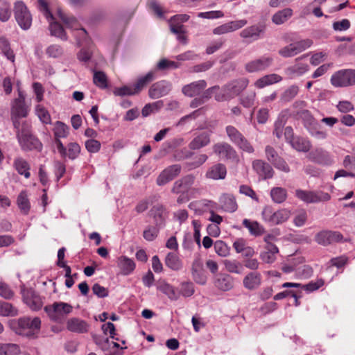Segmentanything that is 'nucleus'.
Masks as SVG:
<instances>
[{
  "mask_svg": "<svg viewBox=\"0 0 355 355\" xmlns=\"http://www.w3.org/2000/svg\"><path fill=\"white\" fill-rule=\"evenodd\" d=\"M252 168L263 180L270 179L274 175L275 172L270 164L261 159L253 161Z\"/></svg>",
  "mask_w": 355,
  "mask_h": 355,
  "instance_id": "21",
  "label": "nucleus"
},
{
  "mask_svg": "<svg viewBox=\"0 0 355 355\" xmlns=\"http://www.w3.org/2000/svg\"><path fill=\"white\" fill-rule=\"evenodd\" d=\"M194 180L195 177L191 174L182 177L174 182L171 192L175 194H184L187 193L193 184Z\"/></svg>",
  "mask_w": 355,
  "mask_h": 355,
  "instance_id": "19",
  "label": "nucleus"
},
{
  "mask_svg": "<svg viewBox=\"0 0 355 355\" xmlns=\"http://www.w3.org/2000/svg\"><path fill=\"white\" fill-rule=\"evenodd\" d=\"M115 96H132L137 94L133 85H125L121 87L115 88L113 92Z\"/></svg>",
  "mask_w": 355,
  "mask_h": 355,
  "instance_id": "61",
  "label": "nucleus"
},
{
  "mask_svg": "<svg viewBox=\"0 0 355 355\" xmlns=\"http://www.w3.org/2000/svg\"><path fill=\"white\" fill-rule=\"evenodd\" d=\"M241 150L248 154H252L254 148L251 143L243 137L236 145Z\"/></svg>",
  "mask_w": 355,
  "mask_h": 355,
  "instance_id": "64",
  "label": "nucleus"
},
{
  "mask_svg": "<svg viewBox=\"0 0 355 355\" xmlns=\"http://www.w3.org/2000/svg\"><path fill=\"white\" fill-rule=\"evenodd\" d=\"M243 283L248 290L257 289L261 284V275L258 272H251L243 278Z\"/></svg>",
  "mask_w": 355,
  "mask_h": 355,
  "instance_id": "29",
  "label": "nucleus"
},
{
  "mask_svg": "<svg viewBox=\"0 0 355 355\" xmlns=\"http://www.w3.org/2000/svg\"><path fill=\"white\" fill-rule=\"evenodd\" d=\"M243 225L248 229L252 235L259 236L263 232V228L257 221H251L249 219L245 218L243 220Z\"/></svg>",
  "mask_w": 355,
  "mask_h": 355,
  "instance_id": "42",
  "label": "nucleus"
},
{
  "mask_svg": "<svg viewBox=\"0 0 355 355\" xmlns=\"http://www.w3.org/2000/svg\"><path fill=\"white\" fill-rule=\"evenodd\" d=\"M224 265L226 270L232 273L241 274L243 271V266L236 260H225Z\"/></svg>",
  "mask_w": 355,
  "mask_h": 355,
  "instance_id": "52",
  "label": "nucleus"
},
{
  "mask_svg": "<svg viewBox=\"0 0 355 355\" xmlns=\"http://www.w3.org/2000/svg\"><path fill=\"white\" fill-rule=\"evenodd\" d=\"M11 17V8L8 2L4 1L0 5V21L6 22Z\"/></svg>",
  "mask_w": 355,
  "mask_h": 355,
  "instance_id": "59",
  "label": "nucleus"
},
{
  "mask_svg": "<svg viewBox=\"0 0 355 355\" xmlns=\"http://www.w3.org/2000/svg\"><path fill=\"white\" fill-rule=\"evenodd\" d=\"M225 130L230 140L235 146L244 137L243 134L233 125H227L225 128Z\"/></svg>",
  "mask_w": 355,
  "mask_h": 355,
  "instance_id": "48",
  "label": "nucleus"
},
{
  "mask_svg": "<svg viewBox=\"0 0 355 355\" xmlns=\"http://www.w3.org/2000/svg\"><path fill=\"white\" fill-rule=\"evenodd\" d=\"M290 144L293 148L300 152L306 153L311 148V144L309 140L302 137H296Z\"/></svg>",
  "mask_w": 355,
  "mask_h": 355,
  "instance_id": "38",
  "label": "nucleus"
},
{
  "mask_svg": "<svg viewBox=\"0 0 355 355\" xmlns=\"http://www.w3.org/2000/svg\"><path fill=\"white\" fill-rule=\"evenodd\" d=\"M265 27L262 25H253L242 30L240 36L244 39H249L250 42L259 40L264 33Z\"/></svg>",
  "mask_w": 355,
  "mask_h": 355,
  "instance_id": "25",
  "label": "nucleus"
},
{
  "mask_svg": "<svg viewBox=\"0 0 355 355\" xmlns=\"http://www.w3.org/2000/svg\"><path fill=\"white\" fill-rule=\"evenodd\" d=\"M160 229L162 228L155 225L154 226L148 225L143 232L144 239L148 241H154L157 237Z\"/></svg>",
  "mask_w": 355,
  "mask_h": 355,
  "instance_id": "49",
  "label": "nucleus"
},
{
  "mask_svg": "<svg viewBox=\"0 0 355 355\" xmlns=\"http://www.w3.org/2000/svg\"><path fill=\"white\" fill-rule=\"evenodd\" d=\"M165 264L170 269L178 271L182 268L183 263L180 257L174 252H168L165 258Z\"/></svg>",
  "mask_w": 355,
  "mask_h": 355,
  "instance_id": "37",
  "label": "nucleus"
},
{
  "mask_svg": "<svg viewBox=\"0 0 355 355\" xmlns=\"http://www.w3.org/2000/svg\"><path fill=\"white\" fill-rule=\"evenodd\" d=\"M331 84L334 87H347L355 85V69H340L331 77Z\"/></svg>",
  "mask_w": 355,
  "mask_h": 355,
  "instance_id": "4",
  "label": "nucleus"
},
{
  "mask_svg": "<svg viewBox=\"0 0 355 355\" xmlns=\"http://www.w3.org/2000/svg\"><path fill=\"white\" fill-rule=\"evenodd\" d=\"M212 131L211 130H205L198 131L193 133V137L189 143L190 150H200L207 146L211 142V136Z\"/></svg>",
  "mask_w": 355,
  "mask_h": 355,
  "instance_id": "11",
  "label": "nucleus"
},
{
  "mask_svg": "<svg viewBox=\"0 0 355 355\" xmlns=\"http://www.w3.org/2000/svg\"><path fill=\"white\" fill-rule=\"evenodd\" d=\"M0 50L1 53L6 57V58L14 62L15 61V53L10 48V44L9 40L5 36L0 37Z\"/></svg>",
  "mask_w": 355,
  "mask_h": 355,
  "instance_id": "40",
  "label": "nucleus"
},
{
  "mask_svg": "<svg viewBox=\"0 0 355 355\" xmlns=\"http://www.w3.org/2000/svg\"><path fill=\"white\" fill-rule=\"evenodd\" d=\"M263 219L272 225H280L288 220L291 212L287 209H281L272 212L270 207H266L262 211Z\"/></svg>",
  "mask_w": 355,
  "mask_h": 355,
  "instance_id": "8",
  "label": "nucleus"
},
{
  "mask_svg": "<svg viewBox=\"0 0 355 355\" xmlns=\"http://www.w3.org/2000/svg\"><path fill=\"white\" fill-rule=\"evenodd\" d=\"M44 309L51 320L58 322L70 313L72 311L73 307L68 303L59 302L47 305L44 306Z\"/></svg>",
  "mask_w": 355,
  "mask_h": 355,
  "instance_id": "7",
  "label": "nucleus"
},
{
  "mask_svg": "<svg viewBox=\"0 0 355 355\" xmlns=\"http://www.w3.org/2000/svg\"><path fill=\"white\" fill-rule=\"evenodd\" d=\"M67 326L69 331L79 334L87 332L88 327L85 321L77 318L69 320Z\"/></svg>",
  "mask_w": 355,
  "mask_h": 355,
  "instance_id": "34",
  "label": "nucleus"
},
{
  "mask_svg": "<svg viewBox=\"0 0 355 355\" xmlns=\"http://www.w3.org/2000/svg\"><path fill=\"white\" fill-rule=\"evenodd\" d=\"M35 114L43 123L50 124L51 123V118L49 111L42 105H36Z\"/></svg>",
  "mask_w": 355,
  "mask_h": 355,
  "instance_id": "54",
  "label": "nucleus"
},
{
  "mask_svg": "<svg viewBox=\"0 0 355 355\" xmlns=\"http://www.w3.org/2000/svg\"><path fill=\"white\" fill-rule=\"evenodd\" d=\"M309 65L306 63L297 62L285 69V73L290 78H293L295 76H300L309 71Z\"/></svg>",
  "mask_w": 355,
  "mask_h": 355,
  "instance_id": "35",
  "label": "nucleus"
},
{
  "mask_svg": "<svg viewBox=\"0 0 355 355\" xmlns=\"http://www.w3.org/2000/svg\"><path fill=\"white\" fill-rule=\"evenodd\" d=\"M219 203L221 209L226 212L233 213L238 209L236 198L231 193H223L219 198Z\"/></svg>",
  "mask_w": 355,
  "mask_h": 355,
  "instance_id": "27",
  "label": "nucleus"
},
{
  "mask_svg": "<svg viewBox=\"0 0 355 355\" xmlns=\"http://www.w3.org/2000/svg\"><path fill=\"white\" fill-rule=\"evenodd\" d=\"M182 167L180 164H173L164 168L158 175L156 183L159 186H164L172 181L179 175Z\"/></svg>",
  "mask_w": 355,
  "mask_h": 355,
  "instance_id": "13",
  "label": "nucleus"
},
{
  "mask_svg": "<svg viewBox=\"0 0 355 355\" xmlns=\"http://www.w3.org/2000/svg\"><path fill=\"white\" fill-rule=\"evenodd\" d=\"M249 80L246 78L234 79L220 87L215 94V100L218 102L229 101L239 96L248 87Z\"/></svg>",
  "mask_w": 355,
  "mask_h": 355,
  "instance_id": "1",
  "label": "nucleus"
},
{
  "mask_svg": "<svg viewBox=\"0 0 355 355\" xmlns=\"http://www.w3.org/2000/svg\"><path fill=\"white\" fill-rule=\"evenodd\" d=\"M150 214L154 220V224L163 228L165 226L167 212L162 205H154L150 210Z\"/></svg>",
  "mask_w": 355,
  "mask_h": 355,
  "instance_id": "24",
  "label": "nucleus"
},
{
  "mask_svg": "<svg viewBox=\"0 0 355 355\" xmlns=\"http://www.w3.org/2000/svg\"><path fill=\"white\" fill-rule=\"evenodd\" d=\"M313 268L308 265L299 266L295 270V275L297 278L300 279H309L313 275Z\"/></svg>",
  "mask_w": 355,
  "mask_h": 355,
  "instance_id": "56",
  "label": "nucleus"
},
{
  "mask_svg": "<svg viewBox=\"0 0 355 355\" xmlns=\"http://www.w3.org/2000/svg\"><path fill=\"white\" fill-rule=\"evenodd\" d=\"M93 82L95 85L101 89H106L108 87L107 77L101 71L94 70Z\"/></svg>",
  "mask_w": 355,
  "mask_h": 355,
  "instance_id": "43",
  "label": "nucleus"
},
{
  "mask_svg": "<svg viewBox=\"0 0 355 355\" xmlns=\"http://www.w3.org/2000/svg\"><path fill=\"white\" fill-rule=\"evenodd\" d=\"M270 195L274 202L281 204L287 198V191L283 187H276L271 189Z\"/></svg>",
  "mask_w": 355,
  "mask_h": 355,
  "instance_id": "41",
  "label": "nucleus"
},
{
  "mask_svg": "<svg viewBox=\"0 0 355 355\" xmlns=\"http://www.w3.org/2000/svg\"><path fill=\"white\" fill-rule=\"evenodd\" d=\"M67 156L69 159L73 160L76 159L80 153V146L76 142H71L67 145Z\"/></svg>",
  "mask_w": 355,
  "mask_h": 355,
  "instance_id": "58",
  "label": "nucleus"
},
{
  "mask_svg": "<svg viewBox=\"0 0 355 355\" xmlns=\"http://www.w3.org/2000/svg\"><path fill=\"white\" fill-rule=\"evenodd\" d=\"M19 347L13 343H0V355H17Z\"/></svg>",
  "mask_w": 355,
  "mask_h": 355,
  "instance_id": "47",
  "label": "nucleus"
},
{
  "mask_svg": "<svg viewBox=\"0 0 355 355\" xmlns=\"http://www.w3.org/2000/svg\"><path fill=\"white\" fill-rule=\"evenodd\" d=\"M157 290L167 295V297L173 301H176L180 297V293L178 291L168 283L166 282H159L157 286Z\"/></svg>",
  "mask_w": 355,
  "mask_h": 355,
  "instance_id": "36",
  "label": "nucleus"
},
{
  "mask_svg": "<svg viewBox=\"0 0 355 355\" xmlns=\"http://www.w3.org/2000/svg\"><path fill=\"white\" fill-rule=\"evenodd\" d=\"M17 202L19 208L24 214H28L30 210V202L28 196L24 191H21L17 197Z\"/></svg>",
  "mask_w": 355,
  "mask_h": 355,
  "instance_id": "55",
  "label": "nucleus"
},
{
  "mask_svg": "<svg viewBox=\"0 0 355 355\" xmlns=\"http://www.w3.org/2000/svg\"><path fill=\"white\" fill-rule=\"evenodd\" d=\"M180 67V64L174 61L168 60L166 58L162 59L157 64V69L158 70H166L168 69H178Z\"/></svg>",
  "mask_w": 355,
  "mask_h": 355,
  "instance_id": "63",
  "label": "nucleus"
},
{
  "mask_svg": "<svg viewBox=\"0 0 355 355\" xmlns=\"http://www.w3.org/2000/svg\"><path fill=\"white\" fill-rule=\"evenodd\" d=\"M51 35L60 38L62 40H67V34L63 27L57 21H51L49 25Z\"/></svg>",
  "mask_w": 355,
  "mask_h": 355,
  "instance_id": "44",
  "label": "nucleus"
},
{
  "mask_svg": "<svg viewBox=\"0 0 355 355\" xmlns=\"http://www.w3.org/2000/svg\"><path fill=\"white\" fill-rule=\"evenodd\" d=\"M172 89V84L165 80L158 81L153 84L148 90L149 97L157 99L167 95Z\"/></svg>",
  "mask_w": 355,
  "mask_h": 355,
  "instance_id": "16",
  "label": "nucleus"
},
{
  "mask_svg": "<svg viewBox=\"0 0 355 355\" xmlns=\"http://www.w3.org/2000/svg\"><path fill=\"white\" fill-rule=\"evenodd\" d=\"M309 159L313 162L323 166H330L334 163V160L330 153L321 148L311 151L309 154Z\"/></svg>",
  "mask_w": 355,
  "mask_h": 355,
  "instance_id": "17",
  "label": "nucleus"
},
{
  "mask_svg": "<svg viewBox=\"0 0 355 355\" xmlns=\"http://www.w3.org/2000/svg\"><path fill=\"white\" fill-rule=\"evenodd\" d=\"M28 107L25 103V97L21 92L19 93V97L15 98L11 107V116L25 118L28 114Z\"/></svg>",
  "mask_w": 355,
  "mask_h": 355,
  "instance_id": "20",
  "label": "nucleus"
},
{
  "mask_svg": "<svg viewBox=\"0 0 355 355\" xmlns=\"http://www.w3.org/2000/svg\"><path fill=\"white\" fill-rule=\"evenodd\" d=\"M155 71L152 70L148 71L145 76L138 78L136 83L133 84L137 94H139L144 87L155 79Z\"/></svg>",
  "mask_w": 355,
  "mask_h": 355,
  "instance_id": "32",
  "label": "nucleus"
},
{
  "mask_svg": "<svg viewBox=\"0 0 355 355\" xmlns=\"http://www.w3.org/2000/svg\"><path fill=\"white\" fill-rule=\"evenodd\" d=\"M53 134L55 136V144L58 153L62 158L67 156V149L60 141V138H65L69 134V127L62 121H56L53 128Z\"/></svg>",
  "mask_w": 355,
  "mask_h": 355,
  "instance_id": "9",
  "label": "nucleus"
},
{
  "mask_svg": "<svg viewBox=\"0 0 355 355\" xmlns=\"http://www.w3.org/2000/svg\"><path fill=\"white\" fill-rule=\"evenodd\" d=\"M14 15L19 27L24 30H28L32 24V15L25 3L19 1L15 3Z\"/></svg>",
  "mask_w": 355,
  "mask_h": 355,
  "instance_id": "6",
  "label": "nucleus"
},
{
  "mask_svg": "<svg viewBox=\"0 0 355 355\" xmlns=\"http://www.w3.org/2000/svg\"><path fill=\"white\" fill-rule=\"evenodd\" d=\"M282 78L276 73H271L265 75L263 77L259 78L254 83L256 87L261 89L266 86L280 82Z\"/></svg>",
  "mask_w": 355,
  "mask_h": 355,
  "instance_id": "33",
  "label": "nucleus"
},
{
  "mask_svg": "<svg viewBox=\"0 0 355 355\" xmlns=\"http://www.w3.org/2000/svg\"><path fill=\"white\" fill-rule=\"evenodd\" d=\"M247 22L246 19L231 21L214 28L212 32L217 35L227 34L243 28Z\"/></svg>",
  "mask_w": 355,
  "mask_h": 355,
  "instance_id": "18",
  "label": "nucleus"
},
{
  "mask_svg": "<svg viewBox=\"0 0 355 355\" xmlns=\"http://www.w3.org/2000/svg\"><path fill=\"white\" fill-rule=\"evenodd\" d=\"M207 159L208 156L206 154H199L195 156L192 161L186 162L185 166L188 170H193L202 166Z\"/></svg>",
  "mask_w": 355,
  "mask_h": 355,
  "instance_id": "46",
  "label": "nucleus"
},
{
  "mask_svg": "<svg viewBox=\"0 0 355 355\" xmlns=\"http://www.w3.org/2000/svg\"><path fill=\"white\" fill-rule=\"evenodd\" d=\"M17 309L11 304L0 301V315L3 316H14L17 315Z\"/></svg>",
  "mask_w": 355,
  "mask_h": 355,
  "instance_id": "57",
  "label": "nucleus"
},
{
  "mask_svg": "<svg viewBox=\"0 0 355 355\" xmlns=\"http://www.w3.org/2000/svg\"><path fill=\"white\" fill-rule=\"evenodd\" d=\"M298 92L299 87L297 85H293L290 86L281 95V101L284 103L291 101L297 96Z\"/></svg>",
  "mask_w": 355,
  "mask_h": 355,
  "instance_id": "53",
  "label": "nucleus"
},
{
  "mask_svg": "<svg viewBox=\"0 0 355 355\" xmlns=\"http://www.w3.org/2000/svg\"><path fill=\"white\" fill-rule=\"evenodd\" d=\"M192 276L194 280L200 284H205V279L201 274V268L198 263L194 262L191 268Z\"/></svg>",
  "mask_w": 355,
  "mask_h": 355,
  "instance_id": "62",
  "label": "nucleus"
},
{
  "mask_svg": "<svg viewBox=\"0 0 355 355\" xmlns=\"http://www.w3.org/2000/svg\"><path fill=\"white\" fill-rule=\"evenodd\" d=\"M17 139L24 151L37 150L41 152L43 148L42 142L32 134L31 125L26 122L22 123V131L17 132Z\"/></svg>",
  "mask_w": 355,
  "mask_h": 355,
  "instance_id": "2",
  "label": "nucleus"
},
{
  "mask_svg": "<svg viewBox=\"0 0 355 355\" xmlns=\"http://www.w3.org/2000/svg\"><path fill=\"white\" fill-rule=\"evenodd\" d=\"M295 196L297 198L306 204L327 202L331 198V196L328 193L322 191H308L301 189L295 190Z\"/></svg>",
  "mask_w": 355,
  "mask_h": 355,
  "instance_id": "5",
  "label": "nucleus"
},
{
  "mask_svg": "<svg viewBox=\"0 0 355 355\" xmlns=\"http://www.w3.org/2000/svg\"><path fill=\"white\" fill-rule=\"evenodd\" d=\"M343 239V236L341 233L331 230H322L315 236V241L319 245L324 246L341 242Z\"/></svg>",
  "mask_w": 355,
  "mask_h": 355,
  "instance_id": "12",
  "label": "nucleus"
},
{
  "mask_svg": "<svg viewBox=\"0 0 355 355\" xmlns=\"http://www.w3.org/2000/svg\"><path fill=\"white\" fill-rule=\"evenodd\" d=\"M163 106L164 102L162 101L146 104L141 110L142 116L146 117L151 113L159 110Z\"/></svg>",
  "mask_w": 355,
  "mask_h": 355,
  "instance_id": "50",
  "label": "nucleus"
},
{
  "mask_svg": "<svg viewBox=\"0 0 355 355\" xmlns=\"http://www.w3.org/2000/svg\"><path fill=\"white\" fill-rule=\"evenodd\" d=\"M195 292L194 285L191 282H183L180 284V288L178 291L180 296L182 295L184 297H189L193 295Z\"/></svg>",
  "mask_w": 355,
  "mask_h": 355,
  "instance_id": "51",
  "label": "nucleus"
},
{
  "mask_svg": "<svg viewBox=\"0 0 355 355\" xmlns=\"http://www.w3.org/2000/svg\"><path fill=\"white\" fill-rule=\"evenodd\" d=\"M214 284L218 289L227 291L234 286V278L228 274L220 273L216 275Z\"/></svg>",
  "mask_w": 355,
  "mask_h": 355,
  "instance_id": "28",
  "label": "nucleus"
},
{
  "mask_svg": "<svg viewBox=\"0 0 355 355\" xmlns=\"http://www.w3.org/2000/svg\"><path fill=\"white\" fill-rule=\"evenodd\" d=\"M207 87L205 80H199L183 86L182 92L187 96L193 97L199 95Z\"/></svg>",
  "mask_w": 355,
  "mask_h": 355,
  "instance_id": "23",
  "label": "nucleus"
},
{
  "mask_svg": "<svg viewBox=\"0 0 355 355\" xmlns=\"http://www.w3.org/2000/svg\"><path fill=\"white\" fill-rule=\"evenodd\" d=\"M13 167L17 172L28 179L31 177V166L29 163L21 157H17L13 161Z\"/></svg>",
  "mask_w": 355,
  "mask_h": 355,
  "instance_id": "30",
  "label": "nucleus"
},
{
  "mask_svg": "<svg viewBox=\"0 0 355 355\" xmlns=\"http://www.w3.org/2000/svg\"><path fill=\"white\" fill-rule=\"evenodd\" d=\"M117 266L123 275H130L135 269V263L126 256H121L118 258Z\"/></svg>",
  "mask_w": 355,
  "mask_h": 355,
  "instance_id": "31",
  "label": "nucleus"
},
{
  "mask_svg": "<svg viewBox=\"0 0 355 355\" xmlns=\"http://www.w3.org/2000/svg\"><path fill=\"white\" fill-rule=\"evenodd\" d=\"M293 13L291 8H284L275 13L272 17V21L277 25L282 24L292 17Z\"/></svg>",
  "mask_w": 355,
  "mask_h": 355,
  "instance_id": "39",
  "label": "nucleus"
},
{
  "mask_svg": "<svg viewBox=\"0 0 355 355\" xmlns=\"http://www.w3.org/2000/svg\"><path fill=\"white\" fill-rule=\"evenodd\" d=\"M212 148L213 152L221 159L235 160L238 157L236 150L226 142L216 143Z\"/></svg>",
  "mask_w": 355,
  "mask_h": 355,
  "instance_id": "15",
  "label": "nucleus"
},
{
  "mask_svg": "<svg viewBox=\"0 0 355 355\" xmlns=\"http://www.w3.org/2000/svg\"><path fill=\"white\" fill-rule=\"evenodd\" d=\"M302 114L307 117L305 122V127L312 137L318 139H324L327 135L324 131L321 130L320 125L313 119L308 110H304Z\"/></svg>",
  "mask_w": 355,
  "mask_h": 355,
  "instance_id": "14",
  "label": "nucleus"
},
{
  "mask_svg": "<svg viewBox=\"0 0 355 355\" xmlns=\"http://www.w3.org/2000/svg\"><path fill=\"white\" fill-rule=\"evenodd\" d=\"M226 166L222 163H216L208 168L205 176L208 179L218 180H224L226 177Z\"/></svg>",
  "mask_w": 355,
  "mask_h": 355,
  "instance_id": "26",
  "label": "nucleus"
},
{
  "mask_svg": "<svg viewBox=\"0 0 355 355\" xmlns=\"http://www.w3.org/2000/svg\"><path fill=\"white\" fill-rule=\"evenodd\" d=\"M23 300L32 311H38L43 305L41 297L32 289L23 293Z\"/></svg>",
  "mask_w": 355,
  "mask_h": 355,
  "instance_id": "22",
  "label": "nucleus"
},
{
  "mask_svg": "<svg viewBox=\"0 0 355 355\" xmlns=\"http://www.w3.org/2000/svg\"><path fill=\"white\" fill-rule=\"evenodd\" d=\"M273 62L274 59L272 56L263 55L247 62L245 64V69L248 73L263 71L270 67Z\"/></svg>",
  "mask_w": 355,
  "mask_h": 355,
  "instance_id": "10",
  "label": "nucleus"
},
{
  "mask_svg": "<svg viewBox=\"0 0 355 355\" xmlns=\"http://www.w3.org/2000/svg\"><path fill=\"white\" fill-rule=\"evenodd\" d=\"M58 17L66 24L68 28L78 30L79 29V24L74 17H69L64 14L60 9L58 10Z\"/></svg>",
  "mask_w": 355,
  "mask_h": 355,
  "instance_id": "45",
  "label": "nucleus"
},
{
  "mask_svg": "<svg viewBox=\"0 0 355 355\" xmlns=\"http://www.w3.org/2000/svg\"><path fill=\"white\" fill-rule=\"evenodd\" d=\"M255 98V92H251L245 95L241 96L239 98V102L244 107L250 108L254 106Z\"/></svg>",
  "mask_w": 355,
  "mask_h": 355,
  "instance_id": "60",
  "label": "nucleus"
},
{
  "mask_svg": "<svg viewBox=\"0 0 355 355\" xmlns=\"http://www.w3.org/2000/svg\"><path fill=\"white\" fill-rule=\"evenodd\" d=\"M17 333L31 337L39 331L41 327V320L38 317L31 318L30 317H22L17 320Z\"/></svg>",
  "mask_w": 355,
  "mask_h": 355,
  "instance_id": "3",
  "label": "nucleus"
}]
</instances>
